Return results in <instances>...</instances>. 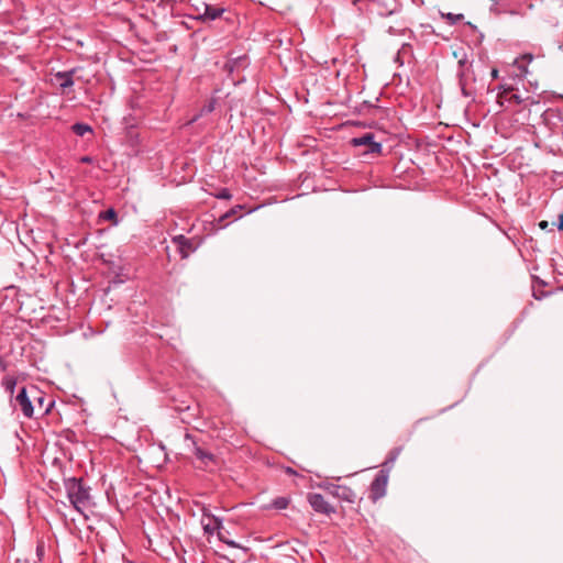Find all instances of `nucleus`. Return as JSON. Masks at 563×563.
Here are the masks:
<instances>
[{
	"mask_svg": "<svg viewBox=\"0 0 563 563\" xmlns=\"http://www.w3.org/2000/svg\"><path fill=\"white\" fill-rule=\"evenodd\" d=\"M492 77H493L494 79H496V78L498 77V70H497V69H493V70H492Z\"/></svg>",
	"mask_w": 563,
	"mask_h": 563,
	"instance_id": "30",
	"label": "nucleus"
},
{
	"mask_svg": "<svg viewBox=\"0 0 563 563\" xmlns=\"http://www.w3.org/2000/svg\"><path fill=\"white\" fill-rule=\"evenodd\" d=\"M172 242L176 245L181 258H187L197 250L198 246V244L192 239H188L183 234L174 236Z\"/></svg>",
	"mask_w": 563,
	"mask_h": 563,
	"instance_id": "8",
	"label": "nucleus"
},
{
	"mask_svg": "<svg viewBox=\"0 0 563 563\" xmlns=\"http://www.w3.org/2000/svg\"><path fill=\"white\" fill-rule=\"evenodd\" d=\"M321 487H323L325 490H328L329 494H331L332 496H334L341 500H344L347 503H354L356 499L355 492L352 488H350L349 486L335 485V484L329 483V484L322 485Z\"/></svg>",
	"mask_w": 563,
	"mask_h": 563,
	"instance_id": "5",
	"label": "nucleus"
},
{
	"mask_svg": "<svg viewBox=\"0 0 563 563\" xmlns=\"http://www.w3.org/2000/svg\"><path fill=\"white\" fill-rule=\"evenodd\" d=\"M399 454H400V448H395V449H393V450L389 452V454H388V456H387L386 461L384 462V464H383V468H388V470L390 471V468H391L393 464L395 463V461L397 460V457L399 456Z\"/></svg>",
	"mask_w": 563,
	"mask_h": 563,
	"instance_id": "17",
	"label": "nucleus"
},
{
	"mask_svg": "<svg viewBox=\"0 0 563 563\" xmlns=\"http://www.w3.org/2000/svg\"><path fill=\"white\" fill-rule=\"evenodd\" d=\"M36 554H37L38 559L41 560L42 555L44 554V545L43 544H38L36 547Z\"/></svg>",
	"mask_w": 563,
	"mask_h": 563,
	"instance_id": "27",
	"label": "nucleus"
},
{
	"mask_svg": "<svg viewBox=\"0 0 563 563\" xmlns=\"http://www.w3.org/2000/svg\"><path fill=\"white\" fill-rule=\"evenodd\" d=\"M387 32L390 34V35H398V34H405L406 32H408L410 35L412 34V32L410 30H407V29H401V30H398L394 26H389Z\"/></svg>",
	"mask_w": 563,
	"mask_h": 563,
	"instance_id": "26",
	"label": "nucleus"
},
{
	"mask_svg": "<svg viewBox=\"0 0 563 563\" xmlns=\"http://www.w3.org/2000/svg\"><path fill=\"white\" fill-rule=\"evenodd\" d=\"M389 479V470L382 468L373 479L369 486V498L377 501L386 495V488Z\"/></svg>",
	"mask_w": 563,
	"mask_h": 563,
	"instance_id": "3",
	"label": "nucleus"
},
{
	"mask_svg": "<svg viewBox=\"0 0 563 563\" xmlns=\"http://www.w3.org/2000/svg\"><path fill=\"white\" fill-rule=\"evenodd\" d=\"M73 132L78 136H84L86 133H92V128L86 123H75L71 126Z\"/></svg>",
	"mask_w": 563,
	"mask_h": 563,
	"instance_id": "16",
	"label": "nucleus"
},
{
	"mask_svg": "<svg viewBox=\"0 0 563 563\" xmlns=\"http://www.w3.org/2000/svg\"><path fill=\"white\" fill-rule=\"evenodd\" d=\"M100 219H103V220H110L112 221L114 224L118 223V218H117V212L114 209L110 208L103 212L100 213Z\"/></svg>",
	"mask_w": 563,
	"mask_h": 563,
	"instance_id": "18",
	"label": "nucleus"
},
{
	"mask_svg": "<svg viewBox=\"0 0 563 563\" xmlns=\"http://www.w3.org/2000/svg\"><path fill=\"white\" fill-rule=\"evenodd\" d=\"M522 102V97L518 95L512 87H510V96L508 98V103L521 104Z\"/></svg>",
	"mask_w": 563,
	"mask_h": 563,
	"instance_id": "21",
	"label": "nucleus"
},
{
	"mask_svg": "<svg viewBox=\"0 0 563 563\" xmlns=\"http://www.w3.org/2000/svg\"><path fill=\"white\" fill-rule=\"evenodd\" d=\"M510 96V87L505 88L501 92L498 93V102L503 106L505 102H508V98Z\"/></svg>",
	"mask_w": 563,
	"mask_h": 563,
	"instance_id": "23",
	"label": "nucleus"
},
{
	"mask_svg": "<svg viewBox=\"0 0 563 563\" xmlns=\"http://www.w3.org/2000/svg\"><path fill=\"white\" fill-rule=\"evenodd\" d=\"M201 525L203 526L206 532L212 534L214 531L221 528L222 522L218 517L213 516L208 508L203 507Z\"/></svg>",
	"mask_w": 563,
	"mask_h": 563,
	"instance_id": "11",
	"label": "nucleus"
},
{
	"mask_svg": "<svg viewBox=\"0 0 563 563\" xmlns=\"http://www.w3.org/2000/svg\"><path fill=\"white\" fill-rule=\"evenodd\" d=\"M289 503H290L289 497L279 496V497H276L275 499H273L271 504L264 506L263 508L266 510H268V509L283 510L288 507Z\"/></svg>",
	"mask_w": 563,
	"mask_h": 563,
	"instance_id": "13",
	"label": "nucleus"
},
{
	"mask_svg": "<svg viewBox=\"0 0 563 563\" xmlns=\"http://www.w3.org/2000/svg\"><path fill=\"white\" fill-rule=\"evenodd\" d=\"M77 70L78 68L75 67L66 71H57L56 74H54V80L58 84L63 92H65L67 89L74 86V76L77 73Z\"/></svg>",
	"mask_w": 563,
	"mask_h": 563,
	"instance_id": "10",
	"label": "nucleus"
},
{
	"mask_svg": "<svg viewBox=\"0 0 563 563\" xmlns=\"http://www.w3.org/2000/svg\"><path fill=\"white\" fill-rule=\"evenodd\" d=\"M463 14H453V13H448L445 15V19L451 23V24H455L460 21L463 20Z\"/></svg>",
	"mask_w": 563,
	"mask_h": 563,
	"instance_id": "24",
	"label": "nucleus"
},
{
	"mask_svg": "<svg viewBox=\"0 0 563 563\" xmlns=\"http://www.w3.org/2000/svg\"><path fill=\"white\" fill-rule=\"evenodd\" d=\"M203 11L199 15H197V20L202 22L214 21L219 19L224 12L223 8L214 7L208 3H202Z\"/></svg>",
	"mask_w": 563,
	"mask_h": 563,
	"instance_id": "12",
	"label": "nucleus"
},
{
	"mask_svg": "<svg viewBox=\"0 0 563 563\" xmlns=\"http://www.w3.org/2000/svg\"><path fill=\"white\" fill-rule=\"evenodd\" d=\"M67 497L73 507L80 514L91 505L89 487H86L81 478L69 477L64 479Z\"/></svg>",
	"mask_w": 563,
	"mask_h": 563,
	"instance_id": "2",
	"label": "nucleus"
},
{
	"mask_svg": "<svg viewBox=\"0 0 563 563\" xmlns=\"http://www.w3.org/2000/svg\"><path fill=\"white\" fill-rule=\"evenodd\" d=\"M308 503L316 512L331 515L335 512V508L331 506L325 498L319 493L308 494Z\"/></svg>",
	"mask_w": 563,
	"mask_h": 563,
	"instance_id": "7",
	"label": "nucleus"
},
{
	"mask_svg": "<svg viewBox=\"0 0 563 563\" xmlns=\"http://www.w3.org/2000/svg\"><path fill=\"white\" fill-rule=\"evenodd\" d=\"M217 100L214 98L209 99L200 109V113L194 118L192 121H196L199 117L211 113L216 109Z\"/></svg>",
	"mask_w": 563,
	"mask_h": 563,
	"instance_id": "15",
	"label": "nucleus"
},
{
	"mask_svg": "<svg viewBox=\"0 0 563 563\" xmlns=\"http://www.w3.org/2000/svg\"><path fill=\"white\" fill-rule=\"evenodd\" d=\"M375 135L372 132H366L361 136L353 137L351 144L355 147L365 146V154H379L382 152V144L375 142Z\"/></svg>",
	"mask_w": 563,
	"mask_h": 563,
	"instance_id": "4",
	"label": "nucleus"
},
{
	"mask_svg": "<svg viewBox=\"0 0 563 563\" xmlns=\"http://www.w3.org/2000/svg\"><path fill=\"white\" fill-rule=\"evenodd\" d=\"M11 402L25 418H33L35 412L46 415L54 406V401L35 385L22 387Z\"/></svg>",
	"mask_w": 563,
	"mask_h": 563,
	"instance_id": "1",
	"label": "nucleus"
},
{
	"mask_svg": "<svg viewBox=\"0 0 563 563\" xmlns=\"http://www.w3.org/2000/svg\"><path fill=\"white\" fill-rule=\"evenodd\" d=\"M195 10H196V12H197V15H199L200 13H202L203 8H202V7H201V8L196 7V9H195Z\"/></svg>",
	"mask_w": 563,
	"mask_h": 563,
	"instance_id": "32",
	"label": "nucleus"
},
{
	"mask_svg": "<svg viewBox=\"0 0 563 563\" xmlns=\"http://www.w3.org/2000/svg\"><path fill=\"white\" fill-rule=\"evenodd\" d=\"M457 64H459V69H457V71H463V69H466V67H472L471 63L467 60V58H466V56H465V55H463V56L459 59Z\"/></svg>",
	"mask_w": 563,
	"mask_h": 563,
	"instance_id": "25",
	"label": "nucleus"
},
{
	"mask_svg": "<svg viewBox=\"0 0 563 563\" xmlns=\"http://www.w3.org/2000/svg\"><path fill=\"white\" fill-rule=\"evenodd\" d=\"M558 229L559 230H563V212L560 214V221H559V224H558Z\"/></svg>",
	"mask_w": 563,
	"mask_h": 563,
	"instance_id": "29",
	"label": "nucleus"
},
{
	"mask_svg": "<svg viewBox=\"0 0 563 563\" xmlns=\"http://www.w3.org/2000/svg\"><path fill=\"white\" fill-rule=\"evenodd\" d=\"M81 162H82V163H90V162H91V158H90L89 156H84V157L81 158Z\"/></svg>",
	"mask_w": 563,
	"mask_h": 563,
	"instance_id": "31",
	"label": "nucleus"
},
{
	"mask_svg": "<svg viewBox=\"0 0 563 563\" xmlns=\"http://www.w3.org/2000/svg\"><path fill=\"white\" fill-rule=\"evenodd\" d=\"M5 369H7V363L4 362L2 356L0 355V371H5Z\"/></svg>",
	"mask_w": 563,
	"mask_h": 563,
	"instance_id": "28",
	"label": "nucleus"
},
{
	"mask_svg": "<svg viewBox=\"0 0 563 563\" xmlns=\"http://www.w3.org/2000/svg\"><path fill=\"white\" fill-rule=\"evenodd\" d=\"M509 14L511 15H516V14H519V12L517 10H510V11H507Z\"/></svg>",
	"mask_w": 563,
	"mask_h": 563,
	"instance_id": "33",
	"label": "nucleus"
},
{
	"mask_svg": "<svg viewBox=\"0 0 563 563\" xmlns=\"http://www.w3.org/2000/svg\"><path fill=\"white\" fill-rule=\"evenodd\" d=\"M1 385L4 388V390L10 395L11 400H14L13 393L16 386V378L12 375H7L3 377Z\"/></svg>",
	"mask_w": 563,
	"mask_h": 563,
	"instance_id": "14",
	"label": "nucleus"
},
{
	"mask_svg": "<svg viewBox=\"0 0 563 563\" xmlns=\"http://www.w3.org/2000/svg\"><path fill=\"white\" fill-rule=\"evenodd\" d=\"M216 198L222 200H230L232 198V194L228 188H222L219 191L212 194Z\"/></svg>",
	"mask_w": 563,
	"mask_h": 563,
	"instance_id": "22",
	"label": "nucleus"
},
{
	"mask_svg": "<svg viewBox=\"0 0 563 563\" xmlns=\"http://www.w3.org/2000/svg\"><path fill=\"white\" fill-rule=\"evenodd\" d=\"M540 225H541V228H545V227H547V222H545V221H542V222L540 223Z\"/></svg>",
	"mask_w": 563,
	"mask_h": 563,
	"instance_id": "34",
	"label": "nucleus"
},
{
	"mask_svg": "<svg viewBox=\"0 0 563 563\" xmlns=\"http://www.w3.org/2000/svg\"><path fill=\"white\" fill-rule=\"evenodd\" d=\"M532 60V55H523L520 58L516 59V65H518V68L521 70V75L526 74L527 70L525 68V63H529Z\"/></svg>",
	"mask_w": 563,
	"mask_h": 563,
	"instance_id": "20",
	"label": "nucleus"
},
{
	"mask_svg": "<svg viewBox=\"0 0 563 563\" xmlns=\"http://www.w3.org/2000/svg\"><path fill=\"white\" fill-rule=\"evenodd\" d=\"M459 85L461 87L462 93L465 97H470L473 95V84L475 81L474 71L472 67H466L463 71H457Z\"/></svg>",
	"mask_w": 563,
	"mask_h": 563,
	"instance_id": "9",
	"label": "nucleus"
},
{
	"mask_svg": "<svg viewBox=\"0 0 563 563\" xmlns=\"http://www.w3.org/2000/svg\"><path fill=\"white\" fill-rule=\"evenodd\" d=\"M185 439L187 441H190L191 442V452L192 454L196 456V459L200 462V465L202 467H209L212 463H214V455L209 452V451H206L203 450L201 446L198 445V443L194 440V438L189 434V433H186L185 435Z\"/></svg>",
	"mask_w": 563,
	"mask_h": 563,
	"instance_id": "6",
	"label": "nucleus"
},
{
	"mask_svg": "<svg viewBox=\"0 0 563 563\" xmlns=\"http://www.w3.org/2000/svg\"><path fill=\"white\" fill-rule=\"evenodd\" d=\"M242 206L241 205H238L233 208H231L228 212H225L224 214H222L220 218H219V222L222 223V222H225L228 219H230L231 217H234L240 210H242Z\"/></svg>",
	"mask_w": 563,
	"mask_h": 563,
	"instance_id": "19",
	"label": "nucleus"
}]
</instances>
